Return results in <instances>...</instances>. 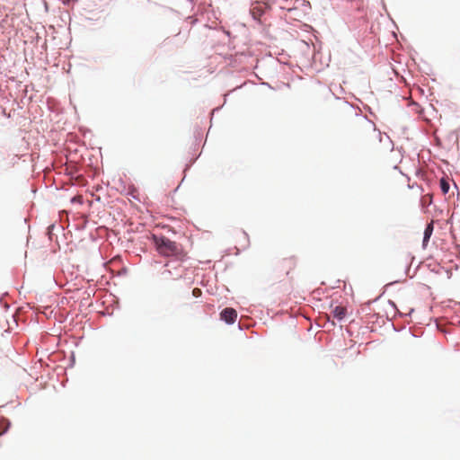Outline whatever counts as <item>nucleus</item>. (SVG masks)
<instances>
[{
  "instance_id": "2",
  "label": "nucleus",
  "mask_w": 460,
  "mask_h": 460,
  "mask_svg": "<svg viewBox=\"0 0 460 460\" xmlns=\"http://www.w3.org/2000/svg\"><path fill=\"white\" fill-rule=\"evenodd\" d=\"M220 317L226 323H233L237 318V313L234 309L227 307L221 312Z\"/></svg>"
},
{
  "instance_id": "5",
  "label": "nucleus",
  "mask_w": 460,
  "mask_h": 460,
  "mask_svg": "<svg viewBox=\"0 0 460 460\" xmlns=\"http://www.w3.org/2000/svg\"><path fill=\"white\" fill-rule=\"evenodd\" d=\"M162 275L164 276L165 280H176L181 278V274H176L175 276L172 274V271L169 269H165Z\"/></svg>"
},
{
  "instance_id": "9",
  "label": "nucleus",
  "mask_w": 460,
  "mask_h": 460,
  "mask_svg": "<svg viewBox=\"0 0 460 460\" xmlns=\"http://www.w3.org/2000/svg\"><path fill=\"white\" fill-rule=\"evenodd\" d=\"M440 187L444 193H447L449 190V184L445 180H441Z\"/></svg>"
},
{
  "instance_id": "6",
  "label": "nucleus",
  "mask_w": 460,
  "mask_h": 460,
  "mask_svg": "<svg viewBox=\"0 0 460 460\" xmlns=\"http://www.w3.org/2000/svg\"><path fill=\"white\" fill-rule=\"evenodd\" d=\"M9 427L10 422L8 421V420L2 418L0 420V436L4 434L8 430Z\"/></svg>"
},
{
  "instance_id": "3",
  "label": "nucleus",
  "mask_w": 460,
  "mask_h": 460,
  "mask_svg": "<svg viewBox=\"0 0 460 460\" xmlns=\"http://www.w3.org/2000/svg\"><path fill=\"white\" fill-rule=\"evenodd\" d=\"M347 314V308L342 305H337L332 310V315L339 321H341L345 318Z\"/></svg>"
},
{
  "instance_id": "7",
  "label": "nucleus",
  "mask_w": 460,
  "mask_h": 460,
  "mask_svg": "<svg viewBox=\"0 0 460 460\" xmlns=\"http://www.w3.org/2000/svg\"><path fill=\"white\" fill-rule=\"evenodd\" d=\"M251 12H252V16L255 19H259L260 16L261 15V13H262V10L259 6V4L253 6Z\"/></svg>"
},
{
  "instance_id": "1",
  "label": "nucleus",
  "mask_w": 460,
  "mask_h": 460,
  "mask_svg": "<svg viewBox=\"0 0 460 460\" xmlns=\"http://www.w3.org/2000/svg\"><path fill=\"white\" fill-rule=\"evenodd\" d=\"M152 239L155 249L160 255L164 257H172L181 262L187 260L188 252L184 250L181 244L172 241L165 236H157L154 234Z\"/></svg>"
},
{
  "instance_id": "10",
  "label": "nucleus",
  "mask_w": 460,
  "mask_h": 460,
  "mask_svg": "<svg viewBox=\"0 0 460 460\" xmlns=\"http://www.w3.org/2000/svg\"><path fill=\"white\" fill-rule=\"evenodd\" d=\"M202 294V291L201 289L198 288H195L193 290H192V295L193 296L195 297H199Z\"/></svg>"
},
{
  "instance_id": "8",
  "label": "nucleus",
  "mask_w": 460,
  "mask_h": 460,
  "mask_svg": "<svg viewBox=\"0 0 460 460\" xmlns=\"http://www.w3.org/2000/svg\"><path fill=\"white\" fill-rule=\"evenodd\" d=\"M367 130L370 136H372L374 137H377V133H376V129L368 123H367Z\"/></svg>"
},
{
  "instance_id": "4",
  "label": "nucleus",
  "mask_w": 460,
  "mask_h": 460,
  "mask_svg": "<svg viewBox=\"0 0 460 460\" xmlns=\"http://www.w3.org/2000/svg\"><path fill=\"white\" fill-rule=\"evenodd\" d=\"M433 229H434L433 221H431L429 224L427 225V226L424 230V236H423V242H422V245L424 248L427 246V244L432 235Z\"/></svg>"
}]
</instances>
